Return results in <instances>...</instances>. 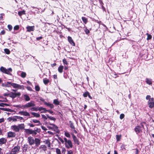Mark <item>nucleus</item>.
Wrapping results in <instances>:
<instances>
[{"mask_svg":"<svg viewBox=\"0 0 154 154\" xmlns=\"http://www.w3.org/2000/svg\"><path fill=\"white\" fill-rule=\"evenodd\" d=\"M89 94V93L88 91H86V92H85L83 94V96L84 97H87L88 96Z\"/></svg>","mask_w":154,"mask_h":154,"instance_id":"47","label":"nucleus"},{"mask_svg":"<svg viewBox=\"0 0 154 154\" xmlns=\"http://www.w3.org/2000/svg\"><path fill=\"white\" fill-rule=\"evenodd\" d=\"M125 145L122 144L121 146L122 149L123 150L124 149H125Z\"/></svg>","mask_w":154,"mask_h":154,"instance_id":"56","label":"nucleus"},{"mask_svg":"<svg viewBox=\"0 0 154 154\" xmlns=\"http://www.w3.org/2000/svg\"><path fill=\"white\" fill-rule=\"evenodd\" d=\"M35 90L36 91H39L40 90V88L38 85H37L35 87Z\"/></svg>","mask_w":154,"mask_h":154,"instance_id":"50","label":"nucleus"},{"mask_svg":"<svg viewBox=\"0 0 154 154\" xmlns=\"http://www.w3.org/2000/svg\"><path fill=\"white\" fill-rule=\"evenodd\" d=\"M27 29V31L28 32H30L31 31H33L34 30V26H28L26 27Z\"/></svg>","mask_w":154,"mask_h":154,"instance_id":"16","label":"nucleus"},{"mask_svg":"<svg viewBox=\"0 0 154 154\" xmlns=\"http://www.w3.org/2000/svg\"><path fill=\"white\" fill-rule=\"evenodd\" d=\"M121 138V136L117 135H116V138L117 141H119L120 140Z\"/></svg>","mask_w":154,"mask_h":154,"instance_id":"48","label":"nucleus"},{"mask_svg":"<svg viewBox=\"0 0 154 154\" xmlns=\"http://www.w3.org/2000/svg\"><path fill=\"white\" fill-rule=\"evenodd\" d=\"M53 103L56 105H58L60 104V102L57 99H55L53 101Z\"/></svg>","mask_w":154,"mask_h":154,"instance_id":"37","label":"nucleus"},{"mask_svg":"<svg viewBox=\"0 0 154 154\" xmlns=\"http://www.w3.org/2000/svg\"><path fill=\"white\" fill-rule=\"evenodd\" d=\"M59 140L63 144H64L65 146L67 149L72 148L73 145L71 141L68 140L66 137H64L63 140L60 137L58 138Z\"/></svg>","mask_w":154,"mask_h":154,"instance_id":"1","label":"nucleus"},{"mask_svg":"<svg viewBox=\"0 0 154 154\" xmlns=\"http://www.w3.org/2000/svg\"><path fill=\"white\" fill-rule=\"evenodd\" d=\"M18 114L26 116H30L29 113L26 111H20L19 112Z\"/></svg>","mask_w":154,"mask_h":154,"instance_id":"10","label":"nucleus"},{"mask_svg":"<svg viewBox=\"0 0 154 154\" xmlns=\"http://www.w3.org/2000/svg\"><path fill=\"white\" fill-rule=\"evenodd\" d=\"M38 110L40 111H42L41 112V113H46V112H47V110L46 109V108L42 107H39L38 108Z\"/></svg>","mask_w":154,"mask_h":154,"instance_id":"22","label":"nucleus"},{"mask_svg":"<svg viewBox=\"0 0 154 154\" xmlns=\"http://www.w3.org/2000/svg\"><path fill=\"white\" fill-rule=\"evenodd\" d=\"M44 103L46 106L49 107L51 109H52L54 107V106L52 104L46 102H45Z\"/></svg>","mask_w":154,"mask_h":154,"instance_id":"23","label":"nucleus"},{"mask_svg":"<svg viewBox=\"0 0 154 154\" xmlns=\"http://www.w3.org/2000/svg\"><path fill=\"white\" fill-rule=\"evenodd\" d=\"M27 140L28 142L30 145H32L34 144L35 139H34L33 137L31 136H29L28 137Z\"/></svg>","mask_w":154,"mask_h":154,"instance_id":"8","label":"nucleus"},{"mask_svg":"<svg viewBox=\"0 0 154 154\" xmlns=\"http://www.w3.org/2000/svg\"><path fill=\"white\" fill-rule=\"evenodd\" d=\"M34 141V144H35V146L36 147L38 146L41 143V140L38 138H35Z\"/></svg>","mask_w":154,"mask_h":154,"instance_id":"14","label":"nucleus"},{"mask_svg":"<svg viewBox=\"0 0 154 154\" xmlns=\"http://www.w3.org/2000/svg\"><path fill=\"white\" fill-rule=\"evenodd\" d=\"M20 147L19 146H14L12 149L10 154H16L19 152L20 149Z\"/></svg>","mask_w":154,"mask_h":154,"instance_id":"5","label":"nucleus"},{"mask_svg":"<svg viewBox=\"0 0 154 154\" xmlns=\"http://www.w3.org/2000/svg\"><path fill=\"white\" fill-rule=\"evenodd\" d=\"M63 66H60L58 68V71L59 72L61 73L63 72Z\"/></svg>","mask_w":154,"mask_h":154,"instance_id":"31","label":"nucleus"},{"mask_svg":"<svg viewBox=\"0 0 154 154\" xmlns=\"http://www.w3.org/2000/svg\"><path fill=\"white\" fill-rule=\"evenodd\" d=\"M11 128L15 132H19V130L18 127V125H14L11 126Z\"/></svg>","mask_w":154,"mask_h":154,"instance_id":"19","label":"nucleus"},{"mask_svg":"<svg viewBox=\"0 0 154 154\" xmlns=\"http://www.w3.org/2000/svg\"><path fill=\"white\" fill-rule=\"evenodd\" d=\"M38 109V107H36L35 106H33L31 107L30 110L32 111H37Z\"/></svg>","mask_w":154,"mask_h":154,"instance_id":"32","label":"nucleus"},{"mask_svg":"<svg viewBox=\"0 0 154 154\" xmlns=\"http://www.w3.org/2000/svg\"><path fill=\"white\" fill-rule=\"evenodd\" d=\"M146 35H147V40H150L152 38V35L149 34L148 33H147L146 34Z\"/></svg>","mask_w":154,"mask_h":154,"instance_id":"43","label":"nucleus"},{"mask_svg":"<svg viewBox=\"0 0 154 154\" xmlns=\"http://www.w3.org/2000/svg\"><path fill=\"white\" fill-rule=\"evenodd\" d=\"M42 128L44 131H46L47 129L44 126H41Z\"/></svg>","mask_w":154,"mask_h":154,"instance_id":"61","label":"nucleus"},{"mask_svg":"<svg viewBox=\"0 0 154 154\" xmlns=\"http://www.w3.org/2000/svg\"><path fill=\"white\" fill-rule=\"evenodd\" d=\"M51 125L52 126V127H49V128L52 129L57 133L58 132L59 130L58 129V127L54 124H53Z\"/></svg>","mask_w":154,"mask_h":154,"instance_id":"15","label":"nucleus"},{"mask_svg":"<svg viewBox=\"0 0 154 154\" xmlns=\"http://www.w3.org/2000/svg\"><path fill=\"white\" fill-rule=\"evenodd\" d=\"M42 36H40L38 37H37L36 38V40L37 41L41 40L42 38Z\"/></svg>","mask_w":154,"mask_h":154,"instance_id":"58","label":"nucleus"},{"mask_svg":"<svg viewBox=\"0 0 154 154\" xmlns=\"http://www.w3.org/2000/svg\"><path fill=\"white\" fill-rule=\"evenodd\" d=\"M23 97L26 101H28L30 100V97L26 94H24Z\"/></svg>","mask_w":154,"mask_h":154,"instance_id":"24","label":"nucleus"},{"mask_svg":"<svg viewBox=\"0 0 154 154\" xmlns=\"http://www.w3.org/2000/svg\"><path fill=\"white\" fill-rule=\"evenodd\" d=\"M67 154H73V152L71 150L68 151Z\"/></svg>","mask_w":154,"mask_h":154,"instance_id":"59","label":"nucleus"},{"mask_svg":"<svg viewBox=\"0 0 154 154\" xmlns=\"http://www.w3.org/2000/svg\"><path fill=\"white\" fill-rule=\"evenodd\" d=\"M11 85V82H7L6 83H2V86L3 87H10L9 85Z\"/></svg>","mask_w":154,"mask_h":154,"instance_id":"26","label":"nucleus"},{"mask_svg":"<svg viewBox=\"0 0 154 154\" xmlns=\"http://www.w3.org/2000/svg\"><path fill=\"white\" fill-rule=\"evenodd\" d=\"M46 144H47L48 147H50L51 146V143L49 140H46L45 141Z\"/></svg>","mask_w":154,"mask_h":154,"instance_id":"41","label":"nucleus"},{"mask_svg":"<svg viewBox=\"0 0 154 154\" xmlns=\"http://www.w3.org/2000/svg\"><path fill=\"white\" fill-rule=\"evenodd\" d=\"M5 121V119L4 118H1L0 119V123H2V122H4Z\"/></svg>","mask_w":154,"mask_h":154,"instance_id":"60","label":"nucleus"},{"mask_svg":"<svg viewBox=\"0 0 154 154\" xmlns=\"http://www.w3.org/2000/svg\"><path fill=\"white\" fill-rule=\"evenodd\" d=\"M28 125L30 127H34L35 125L32 124H30V123H29V124H28Z\"/></svg>","mask_w":154,"mask_h":154,"instance_id":"62","label":"nucleus"},{"mask_svg":"<svg viewBox=\"0 0 154 154\" xmlns=\"http://www.w3.org/2000/svg\"><path fill=\"white\" fill-rule=\"evenodd\" d=\"M146 100H148V105L149 108H152L154 107V98H151L150 95H147L146 96Z\"/></svg>","mask_w":154,"mask_h":154,"instance_id":"2","label":"nucleus"},{"mask_svg":"<svg viewBox=\"0 0 154 154\" xmlns=\"http://www.w3.org/2000/svg\"><path fill=\"white\" fill-rule=\"evenodd\" d=\"M19 28V27L18 25L15 26L14 28V30H17Z\"/></svg>","mask_w":154,"mask_h":154,"instance_id":"54","label":"nucleus"},{"mask_svg":"<svg viewBox=\"0 0 154 154\" xmlns=\"http://www.w3.org/2000/svg\"><path fill=\"white\" fill-rule=\"evenodd\" d=\"M17 74L18 75L20 76L23 78H25L26 77V74L25 72L21 71H18L17 72Z\"/></svg>","mask_w":154,"mask_h":154,"instance_id":"12","label":"nucleus"},{"mask_svg":"<svg viewBox=\"0 0 154 154\" xmlns=\"http://www.w3.org/2000/svg\"><path fill=\"white\" fill-rule=\"evenodd\" d=\"M32 121L33 122H34V123H38V124L37 125H39L40 122L39 121L34 119H32Z\"/></svg>","mask_w":154,"mask_h":154,"instance_id":"39","label":"nucleus"},{"mask_svg":"<svg viewBox=\"0 0 154 154\" xmlns=\"http://www.w3.org/2000/svg\"><path fill=\"white\" fill-rule=\"evenodd\" d=\"M26 133L28 134H32V130L30 129H25Z\"/></svg>","mask_w":154,"mask_h":154,"instance_id":"27","label":"nucleus"},{"mask_svg":"<svg viewBox=\"0 0 154 154\" xmlns=\"http://www.w3.org/2000/svg\"><path fill=\"white\" fill-rule=\"evenodd\" d=\"M5 33V31L4 30H3L1 32L0 34L2 35H4Z\"/></svg>","mask_w":154,"mask_h":154,"instance_id":"64","label":"nucleus"},{"mask_svg":"<svg viewBox=\"0 0 154 154\" xmlns=\"http://www.w3.org/2000/svg\"><path fill=\"white\" fill-rule=\"evenodd\" d=\"M134 131L137 134L142 132V130L141 129V127L139 126H137L136 127L134 128Z\"/></svg>","mask_w":154,"mask_h":154,"instance_id":"13","label":"nucleus"},{"mask_svg":"<svg viewBox=\"0 0 154 154\" xmlns=\"http://www.w3.org/2000/svg\"><path fill=\"white\" fill-rule=\"evenodd\" d=\"M28 145L26 144H25L23 145V151H26L27 150L28 148Z\"/></svg>","mask_w":154,"mask_h":154,"instance_id":"38","label":"nucleus"},{"mask_svg":"<svg viewBox=\"0 0 154 154\" xmlns=\"http://www.w3.org/2000/svg\"><path fill=\"white\" fill-rule=\"evenodd\" d=\"M125 117V115L124 114H121L120 116V119H122Z\"/></svg>","mask_w":154,"mask_h":154,"instance_id":"52","label":"nucleus"},{"mask_svg":"<svg viewBox=\"0 0 154 154\" xmlns=\"http://www.w3.org/2000/svg\"><path fill=\"white\" fill-rule=\"evenodd\" d=\"M7 141V139L5 138L2 137L0 139V145L5 144Z\"/></svg>","mask_w":154,"mask_h":154,"instance_id":"18","label":"nucleus"},{"mask_svg":"<svg viewBox=\"0 0 154 154\" xmlns=\"http://www.w3.org/2000/svg\"><path fill=\"white\" fill-rule=\"evenodd\" d=\"M20 92L17 93L11 92L10 93H5L4 95L5 96H9L12 98H14L17 96H19L20 95Z\"/></svg>","mask_w":154,"mask_h":154,"instance_id":"4","label":"nucleus"},{"mask_svg":"<svg viewBox=\"0 0 154 154\" xmlns=\"http://www.w3.org/2000/svg\"><path fill=\"white\" fill-rule=\"evenodd\" d=\"M4 51L5 53L7 54H9L10 53V51L8 49H5Z\"/></svg>","mask_w":154,"mask_h":154,"instance_id":"49","label":"nucleus"},{"mask_svg":"<svg viewBox=\"0 0 154 154\" xmlns=\"http://www.w3.org/2000/svg\"><path fill=\"white\" fill-rule=\"evenodd\" d=\"M25 14V11L24 10H23L22 11H20L18 12V14L20 16H21L23 14Z\"/></svg>","mask_w":154,"mask_h":154,"instance_id":"40","label":"nucleus"},{"mask_svg":"<svg viewBox=\"0 0 154 154\" xmlns=\"http://www.w3.org/2000/svg\"><path fill=\"white\" fill-rule=\"evenodd\" d=\"M68 40L69 42L72 46H75V44L74 42L73 39H72L71 37L68 36Z\"/></svg>","mask_w":154,"mask_h":154,"instance_id":"17","label":"nucleus"},{"mask_svg":"<svg viewBox=\"0 0 154 154\" xmlns=\"http://www.w3.org/2000/svg\"><path fill=\"white\" fill-rule=\"evenodd\" d=\"M12 120L13 121H17V119H16V116L12 117Z\"/></svg>","mask_w":154,"mask_h":154,"instance_id":"57","label":"nucleus"},{"mask_svg":"<svg viewBox=\"0 0 154 154\" xmlns=\"http://www.w3.org/2000/svg\"><path fill=\"white\" fill-rule=\"evenodd\" d=\"M0 71L3 73L10 75H12V74L11 72H12V69L11 68H9L7 69L3 66H1L0 68Z\"/></svg>","mask_w":154,"mask_h":154,"instance_id":"3","label":"nucleus"},{"mask_svg":"<svg viewBox=\"0 0 154 154\" xmlns=\"http://www.w3.org/2000/svg\"><path fill=\"white\" fill-rule=\"evenodd\" d=\"M64 135L65 136L69 138H70L71 137L70 135L68 132L66 131H64Z\"/></svg>","mask_w":154,"mask_h":154,"instance_id":"30","label":"nucleus"},{"mask_svg":"<svg viewBox=\"0 0 154 154\" xmlns=\"http://www.w3.org/2000/svg\"><path fill=\"white\" fill-rule=\"evenodd\" d=\"M82 20L83 21V23L86 24L88 22V20L85 17H82Z\"/></svg>","mask_w":154,"mask_h":154,"instance_id":"35","label":"nucleus"},{"mask_svg":"<svg viewBox=\"0 0 154 154\" xmlns=\"http://www.w3.org/2000/svg\"><path fill=\"white\" fill-rule=\"evenodd\" d=\"M11 85L13 88H19L20 89H24L23 86V85H20L15 83H12L11 82Z\"/></svg>","mask_w":154,"mask_h":154,"instance_id":"7","label":"nucleus"},{"mask_svg":"<svg viewBox=\"0 0 154 154\" xmlns=\"http://www.w3.org/2000/svg\"><path fill=\"white\" fill-rule=\"evenodd\" d=\"M15 136V134L13 132L9 131L8 132V137H14Z\"/></svg>","mask_w":154,"mask_h":154,"instance_id":"21","label":"nucleus"},{"mask_svg":"<svg viewBox=\"0 0 154 154\" xmlns=\"http://www.w3.org/2000/svg\"><path fill=\"white\" fill-rule=\"evenodd\" d=\"M84 30L86 34L88 35L90 33L89 30L86 27L85 28Z\"/></svg>","mask_w":154,"mask_h":154,"instance_id":"45","label":"nucleus"},{"mask_svg":"<svg viewBox=\"0 0 154 154\" xmlns=\"http://www.w3.org/2000/svg\"><path fill=\"white\" fill-rule=\"evenodd\" d=\"M145 82L147 84L149 85H152V80L150 79L146 78Z\"/></svg>","mask_w":154,"mask_h":154,"instance_id":"20","label":"nucleus"},{"mask_svg":"<svg viewBox=\"0 0 154 154\" xmlns=\"http://www.w3.org/2000/svg\"><path fill=\"white\" fill-rule=\"evenodd\" d=\"M40 131V128H34V130H32V134L33 136H35L37 134V133H39Z\"/></svg>","mask_w":154,"mask_h":154,"instance_id":"9","label":"nucleus"},{"mask_svg":"<svg viewBox=\"0 0 154 154\" xmlns=\"http://www.w3.org/2000/svg\"><path fill=\"white\" fill-rule=\"evenodd\" d=\"M40 148L43 149L44 150H45L47 149V147L45 145H42L40 146Z\"/></svg>","mask_w":154,"mask_h":154,"instance_id":"44","label":"nucleus"},{"mask_svg":"<svg viewBox=\"0 0 154 154\" xmlns=\"http://www.w3.org/2000/svg\"><path fill=\"white\" fill-rule=\"evenodd\" d=\"M25 105L26 108H31L32 106H35V102L33 100L31 101L30 102L25 104Z\"/></svg>","mask_w":154,"mask_h":154,"instance_id":"6","label":"nucleus"},{"mask_svg":"<svg viewBox=\"0 0 154 154\" xmlns=\"http://www.w3.org/2000/svg\"><path fill=\"white\" fill-rule=\"evenodd\" d=\"M69 124L70 128L71 129H74V128L75 127L73 123H72V121H69Z\"/></svg>","mask_w":154,"mask_h":154,"instance_id":"34","label":"nucleus"},{"mask_svg":"<svg viewBox=\"0 0 154 154\" xmlns=\"http://www.w3.org/2000/svg\"><path fill=\"white\" fill-rule=\"evenodd\" d=\"M48 118L50 120H53L54 121H55L56 120V118L53 117L51 116H48Z\"/></svg>","mask_w":154,"mask_h":154,"instance_id":"42","label":"nucleus"},{"mask_svg":"<svg viewBox=\"0 0 154 154\" xmlns=\"http://www.w3.org/2000/svg\"><path fill=\"white\" fill-rule=\"evenodd\" d=\"M75 129H76V128L75 127L74 128V129H72V131H73V132L72 133H73V132H74L75 134H77V131Z\"/></svg>","mask_w":154,"mask_h":154,"instance_id":"53","label":"nucleus"},{"mask_svg":"<svg viewBox=\"0 0 154 154\" xmlns=\"http://www.w3.org/2000/svg\"><path fill=\"white\" fill-rule=\"evenodd\" d=\"M18 127L19 129V130L20 129H23L24 128V125L23 124H19L18 125Z\"/></svg>","mask_w":154,"mask_h":154,"instance_id":"28","label":"nucleus"},{"mask_svg":"<svg viewBox=\"0 0 154 154\" xmlns=\"http://www.w3.org/2000/svg\"><path fill=\"white\" fill-rule=\"evenodd\" d=\"M16 119H17V121L23 120V122H25V120L23 117L16 116Z\"/></svg>","mask_w":154,"mask_h":154,"instance_id":"36","label":"nucleus"},{"mask_svg":"<svg viewBox=\"0 0 154 154\" xmlns=\"http://www.w3.org/2000/svg\"><path fill=\"white\" fill-rule=\"evenodd\" d=\"M15 107L17 108H21L22 109H25L26 108L25 104L24 105H16L15 106Z\"/></svg>","mask_w":154,"mask_h":154,"instance_id":"25","label":"nucleus"},{"mask_svg":"<svg viewBox=\"0 0 154 154\" xmlns=\"http://www.w3.org/2000/svg\"><path fill=\"white\" fill-rule=\"evenodd\" d=\"M43 82L45 85H47L49 82V80L46 78H45L43 79Z\"/></svg>","mask_w":154,"mask_h":154,"instance_id":"29","label":"nucleus"},{"mask_svg":"<svg viewBox=\"0 0 154 154\" xmlns=\"http://www.w3.org/2000/svg\"><path fill=\"white\" fill-rule=\"evenodd\" d=\"M31 113L34 117H39L40 116V115L38 113H35V112H32Z\"/></svg>","mask_w":154,"mask_h":154,"instance_id":"33","label":"nucleus"},{"mask_svg":"<svg viewBox=\"0 0 154 154\" xmlns=\"http://www.w3.org/2000/svg\"><path fill=\"white\" fill-rule=\"evenodd\" d=\"M56 151L57 154H61L60 150L58 148H56Z\"/></svg>","mask_w":154,"mask_h":154,"instance_id":"46","label":"nucleus"},{"mask_svg":"<svg viewBox=\"0 0 154 154\" xmlns=\"http://www.w3.org/2000/svg\"><path fill=\"white\" fill-rule=\"evenodd\" d=\"M8 27L10 31H11L12 29V26L11 25H8Z\"/></svg>","mask_w":154,"mask_h":154,"instance_id":"51","label":"nucleus"},{"mask_svg":"<svg viewBox=\"0 0 154 154\" xmlns=\"http://www.w3.org/2000/svg\"><path fill=\"white\" fill-rule=\"evenodd\" d=\"M63 62L64 64L67 65L68 63L65 59H64L63 60Z\"/></svg>","mask_w":154,"mask_h":154,"instance_id":"55","label":"nucleus"},{"mask_svg":"<svg viewBox=\"0 0 154 154\" xmlns=\"http://www.w3.org/2000/svg\"><path fill=\"white\" fill-rule=\"evenodd\" d=\"M42 118L45 119H47V118L46 116L44 115H42Z\"/></svg>","mask_w":154,"mask_h":154,"instance_id":"63","label":"nucleus"},{"mask_svg":"<svg viewBox=\"0 0 154 154\" xmlns=\"http://www.w3.org/2000/svg\"><path fill=\"white\" fill-rule=\"evenodd\" d=\"M71 134L74 143L78 145H79V143L78 139L73 133H71Z\"/></svg>","mask_w":154,"mask_h":154,"instance_id":"11","label":"nucleus"}]
</instances>
